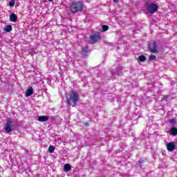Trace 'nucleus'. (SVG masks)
I'll return each mask as SVG.
<instances>
[{
	"mask_svg": "<svg viewBox=\"0 0 177 177\" xmlns=\"http://www.w3.org/2000/svg\"><path fill=\"white\" fill-rule=\"evenodd\" d=\"M157 59V57L153 54L149 55V61L153 62V60H156Z\"/></svg>",
	"mask_w": 177,
	"mask_h": 177,
	"instance_id": "obj_16",
	"label": "nucleus"
},
{
	"mask_svg": "<svg viewBox=\"0 0 177 177\" xmlns=\"http://www.w3.org/2000/svg\"><path fill=\"white\" fill-rule=\"evenodd\" d=\"M101 39L102 35H100V32H97L95 34L90 36L89 44L93 45L94 44H97V42H99V41H100Z\"/></svg>",
	"mask_w": 177,
	"mask_h": 177,
	"instance_id": "obj_4",
	"label": "nucleus"
},
{
	"mask_svg": "<svg viewBox=\"0 0 177 177\" xmlns=\"http://www.w3.org/2000/svg\"><path fill=\"white\" fill-rule=\"evenodd\" d=\"M147 10L151 15H153L158 11V6L156 3H151L147 6Z\"/></svg>",
	"mask_w": 177,
	"mask_h": 177,
	"instance_id": "obj_6",
	"label": "nucleus"
},
{
	"mask_svg": "<svg viewBox=\"0 0 177 177\" xmlns=\"http://www.w3.org/2000/svg\"><path fill=\"white\" fill-rule=\"evenodd\" d=\"M146 59H147L146 56H145V55H140V56L138 57V60L139 62H146Z\"/></svg>",
	"mask_w": 177,
	"mask_h": 177,
	"instance_id": "obj_15",
	"label": "nucleus"
},
{
	"mask_svg": "<svg viewBox=\"0 0 177 177\" xmlns=\"http://www.w3.org/2000/svg\"><path fill=\"white\" fill-rule=\"evenodd\" d=\"M109 30V26L103 25L102 26V31L106 32Z\"/></svg>",
	"mask_w": 177,
	"mask_h": 177,
	"instance_id": "obj_18",
	"label": "nucleus"
},
{
	"mask_svg": "<svg viewBox=\"0 0 177 177\" xmlns=\"http://www.w3.org/2000/svg\"><path fill=\"white\" fill-rule=\"evenodd\" d=\"M80 99V96L78 95V93L72 91L69 93V97H67V104L68 106H71V104H77Z\"/></svg>",
	"mask_w": 177,
	"mask_h": 177,
	"instance_id": "obj_2",
	"label": "nucleus"
},
{
	"mask_svg": "<svg viewBox=\"0 0 177 177\" xmlns=\"http://www.w3.org/2000/svg\"><path fill=\"white\" fill-rule=\"evenodd\" d=\"M49 1V2H52V1H53V0H48Z\"/></svg>",
	"mask_w": 177,
	"mask_h": 177,
	"instance_id": "obj_24",
	"label": "nucleus"
},
{
	"mask_svg": "<svg viewBox=\"0 0 177 177\" xmlns=\"http://www.w3.org/2000/svg\"><path fill=\"white\" fill-rule=\"evenodd\" d=\"M14 122H15L10 118L6 120L4 129L6 133H10V132L13 131V127H15L13 125Z\"/></svg>",
	"mask_w": 177,
	"mask_h": 177,
	"instance_id": "obj_3",
	"label": "nucleus"
},
{
	"mask_svg": "<svg viewBox=\"0 0 177 177\" xmlns=\"http://www.w3.org/2000/svg\"><path fill=\"white\" fill-rule=\"evenodd\" d=\"M148 49L151 53H157L158 52V46L157 41H153L148 44Z\"/></svg>",
	"mask_w": 177,
	"mask_h": 177,
	"instance_id": "obj_5",
	"label": "nucleus"
},
{
	"mask_svg": "<svg viewBox=\"0 0 177 177\" xmlns=\"http://www.w3.org/2000/svg\"><path fill=\"white\" fill-rule=\"evenodd\" d=\"M176 148V145H175L174 142H169L167 145V151H174V150H175V149Z\"/></svg>",
	"mask_w": 177,
	"mask_h": 177,
	"instance_id": "obj_7",
	"label": "nucleus"
},
{
	"mask_svg": "<svg viewBox=\"0 0 177 177\" xmlns=\"http://www.w3.org/2000/svg\"><path fill=\"white\" fill-rule=\"evenodd\" d=\"M113 2H116L117 3H118L119 1L118 0H113Z\"/></svg>",
	"mask_w": 177,
	"mask_h": 177,
	"instance_id": "obj_22",
	"label": "nucleus"
},
{
	"mask_svg": "<svg viewBox=\"0 0 177 177\" xmlns=\"http://www.w3.org/2000/svg\"><path fill=\"white\" fill-rule=\"evenodd\" d=\"M171 135H173V136H177V128L176 127H173L171 129L170 131Z\"/></svg>",
	"mask_w": 177,
	"mask_h": 177,
	"instance_id": "obj_12",
	"label": "nucleus"
},
{
	"mask_svg": "<svg viewBox=\"0 0 177 177\" xmlns=\"http://www.w3.org/2000/svg\"><path fill=\"white\" fill-rule=\"evenodd\" d=\"M48 120H49V117H48L47 115H42L38 118V121H39L40 122H45Z\"/></svg>",
	"mask_w": 177,
	"mask_h": 177,
	"instance_id": "obj_9",
	"label": "nucleus"
},
{
	"mask_svg": "<svg viewBox=\"0 0 177 177\" xmlns=\"http://www.w3.org/2000/svg\"><path fill=\"white\" fill-rule=\"evenodd\" d=\"M15 0H10V1L9 2V6H10L11 8H13V6H15Z\"/></svg>",
	"mask_w": 177,
	"mask_h": 177,
	"instance_id": "obj_19",
	"label": "nucleus"
},
{
	"mask_svg": "<svg viewBox=\"0 0 177 177\" xmlns=\"http://www.w3.org/2000/svg\"><path fill=\"white\" fill-rule=\"evenodd\" d=\"M88 53H89V48H88V46L84 47L82 48V55H83V56H88Z\"/></svg>",
	"mask_w": 177,
	"mask_h": 177,
	"instance_id": "obj_11",
	"label": "nucleus"
},
{
	"mask_svg": "<svg viewBox=\"0 0 177 177\" xmlns=\"http://www.w3.org/2000/svg\"><path fill=\"white\" fill-rule=\"evenodd\" d=\"M163 100H167V97H163Z\"/></svg>",
	"mask_w": 177,
	"mask_h": 177,
	"instance_id": "obj_23",
	"label": "nucleus"
},
{
	"mask_svg": "<svg viewBox=\"0 0 177 177\" xmlns=\"http://www.w3.org/2000/svg\"><path fill=\"white\" fill-rule=\"evenodd\" d=\"M32 93H34V88H32V87H30L28 88L25 96L26 97H28L29 96H31V95H32Z\"/></svg>",
	"mask_w": 177,
	"mask_h": 177,
	"instance_id": "obj_8",
	"label": "nucleus"
},
{
	"mask_svg": "<svg viewBox=\"0 0 177 177\" xmlns=\"http://www.w3.org/2000/svg\"><path fill=\"white\" fill-rule=\"evenodd\" d=\"M10 21L12 23H16L17 21V15L15 13H12L10 15Z\"/></svg>",
	"mask_w": 177,
	"mask_h": 177,
	"instance_id": "obj_10",
	"label": "nucleus"
},
{
	"mask_svg": "<svg viewBox=\"0 0 177 177\" xmlns=\"http://www.w3.org/2000/svg\"><path fill=\"white\" fill-rule=\"evenodd\" d=\"M139 164H140V165L145 164V160L140 159L139 161H138Z\"/></svg>",
	"mask_w": 177,
	"mask_h": 177,
	"instance_id": "obj_21",
	"label": "nucleus"
},
{
	"mask_svg": "<svg viewBox=\"0 0 177 177\" xmlns=\"http://www.w3.org/2000/svg\"><path fill=\"white\" fill-rule=\"evenodd\" d=\"M169 122L170 124H174V123L175 122V119L172 118V119L169 120Z\"/></svg>",
	"mask_w": 177,
	"mask_h": 177,
	"instance_id": "obj_20",
	"label": "nucleus"
},
{
	"mask_svg": "<svg viewBox=\"0 0 177 177\" xmlns=\"http://www.w3.org/2000/svg\"><path fill=\"white\" fill-rule=\"evenodd\" d=\"M64 169L66 171V172H68V171L71 169V165H70V164H66L64 166Z\"/></svg>",
	"mask_w": 177,
	"mask_h": 177,
	"instance_id": "obj_14",
	"label": "nucleus"
},
{
	"mask_svg": "<svg viewBox=\"0 0 177 177\" xmlns=\"http://www.w3.org/2000/svg\"><path fill=\"white\" fill-rule=\"evenodd\" d=\"M4 31H6V32H10V31H12V26L10 25H6L4 27Z\"/></svg>",
	"mask_w": 177,
	"mask_h": 177,
	"instance_id": "obj_13",
	"label": "nucleus"
},
{
	"mask_svg": "<svg viewBox=\"0 0 177 177\" xmlns=\"http://www.w3.org/2000/svg\"><path fill=\"white\" fill-rule=\"evenodd\" d=\"M84 9V3L82 1H73L69 7V10L72 13L82 12Z\"/></svg>",
	"mask_w": 177,
	"mask_h": 177,
	"instance_id": "obj_1",
	"label": "nucleus"
},
{
	"mask_svg": "<svg viewBox=\"0 0 177 177\" xmlns=\"http://www.w3.org/2000/svg\"><path fill=\"white\" fill-rule=\"evenodd\" d=\"M48 151L50 153H53V151H55V147L53 145L50 146L48 147Z\"/></svg>",
	"mask_w": 177,
	"mask_h": 177,
	"instance_id": "obj_17",
	"label": "nucleus"
}]
</instances>
